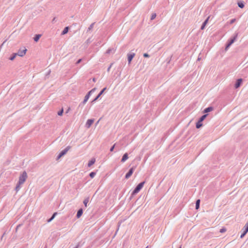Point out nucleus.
Wrapping results in <instances>:
<instances>
[{"instance_id":"nucleus-6","label":"nucleus","mask_w":248,"mask_h":248,"mask_svg":"<svg viewBox=\"0 0 248 248\" xmlns=\"http://www.w3.org/2000/svg\"><path fill=\"white\" fill-rule=\"evenodd\" d=\"M94 122L93 119H89L87 120L86 123V126L87 128H89L91 125L93 124Z\"/></svg>"},{"instance_id":"nucleus-3","label":"nucleus","mask_w":248,"mask_h":248,"mask_svg":"<svg viewBox=\"0 0 248 248\" xmlns=\"http://www.w3.org/2000/svg\"><path fill=\"white\" fill-rule=\"evenodd\" d=\"M71 147L68 146H67L64 150L62 151L59 154L58 156V158H61L62 156L64 155L70 149Z\"/></svg>"},{"instance_id":"nucleus-30","label":"nucleus","mask_w":248,"mask_h":248,"mask_svg":"<svg viewBox=\"0 0 248 248\" xmlns=\"http://www.w3.org/2000/svg\"><path fill=\"white\" fill-rule=\"evenodd\" d=\"M226 231V230L225 229L223 228V229H220V232H221V233H223V232H225Z\"/></svg>"},{"instance_id":"nucleus-26","label":"nucleus","mask_w":248,"mask_h":248,"mask_svg":"<svg viewBox=\"0 0 248 248\" xmlns=\"http://www.w3.org/2000/svg\"><path fill=\"white\" fill-rule=\"evenodd\" d=\"M95 175V173L94 172H92L91 173H90V176L91 178H93L94 177Z\"/></svg>"},{"instance_id":"nucleus-25","label":"nucleus","mask_w":248,"mask_h":248,"mask_svg":"<svg viewBox=\"0 0 248 248\" xmlns=\"http://www.w3.org/2000/svg\"><path fill=\"white\" fill-rule=\"evenodd\" d=\"M57 214L56 213H55L53 216H52V217L48 220V222H50L55 217V215Z\"/></svg>"},{"instance_id":"nucleus-2","label":"nucleus","mask_w":248,"mask_h":248,"mask_svg":"<svg viewBox=\"0 0 248 248\" xmlns=\"http://www.w3.org/2000/svg\"><path fill=\"white\" fill-rule=\"evenodd\" d=\"M145 182H143L140 183L137 187L135 188V189L134 190V191L132 192V195H135L137 193H138L140 189L143 187Z\"/></svg>"},{"instance_id":"nucleus-24","label":"nucleus","mask_w":248,"mask_h":248,"mask_svg":"<svg viewBox=\"0 0 248 248\" xmlns=\"http://www.w3.org/2000/svg\"><path fill=\"white\" fill-rule=\"evenodd\" d=\"M16 55H17V54L16 53H15L13 55V56L10 58V60H11V61L14 60L15 59V58H16Z\"/></svg>"},{"instance_id":"nucleus-10","label":"nucleus","mask_w":248,"mask_h":248,"mask_svg":"<svg viewBox=\"0 0 248 248\" xmlns=\"http://www.w3.org/2000/svg\"><path fill=\"white\" fill-rule=\"evenodd\" d=\"M128 158L127 153H125L122 158L121 161L122 162H125Z\"/></svg>"},{"instance_id":"nucleus-12","label":"nucleus","mask_w":248,"mask_h":248,"mask_svg":"<svg viewBox=\"0 0 248 248\" xmlns=\"http://www.w3.org/2000/svg\"><path fill=\"white\" fill-rule=\"evenodd\" d=\"M242 82V79L241 78L238 79L237 80V82L235 85V87L236 88H238L240 86V84H241Z\"/></svg>"},{"instance_id":"nucleus-35","label":"nucleus","mask_w":248,"mask_h":248,"mask_svg":"<svg viewBox=\"0 0 248 248\" xmlns=\"http://www.w3.org/2000/svg\"><path fill=\"white\" fill-rule=\"evenodd\" d=\"M99 120H98V121H97V124H98V123H99Z\"/></svg>"},{"instance_id":"nucleus-15","label":"nucleus","mask_w":248,"mask_h":248,"mask_svg":"<svg viewBox=\"0 0 248 248\" xmlns=\"http://www.w3.org/2000/svg\"><path fill=\"white\" fill-rule=\"evenodd\" d=\"M82 209H80L78 211V213H77V217L78 218H79L81 216V215L82 214Z\"/></svg>"},{"instance_id":"nucleus-18","label":"nucleus","mask_w":248,"mask_h":248,"mask_svg":"<svg viewBox=\"0 0 248 248\" xmlns=\"http://www.w3.org/2000/svg\"><path fill=\"white\" fill-rule=\"evenodd\" d=\"M40 37H41V35L40 34L36 35L34 37V40L35 42H37L39 40V39L40 38Z\"/></svg>"},{"instance_id":"nucleus-13","label":"nucleus","mask_w":248,"mask_h":248,"mask_svg":"<svg viewBox=\"0 0 248 248\" xmlns=\"http://www.w3.org/2000/svg\"><path fill=\"white\" fill-rule=\"evenodd\" d=\"M209 19V16L208 17V18L205 20V21L203 22L202 26L201 27V29L202 30H203L205 28V26L206 25L207 22H208V21Z\"/></svg>"},{"instance_id":"nucleus-7","label":"nucleus","mask_w":248,"mask_h":248,"mask_svg":"<svg viewBox=\"0 0 248 248\" xmlns=\"http://www.w3.org/2000/svg\"><path fill=\"white\" fill-rule=\"evenodd\" d=\"M134 171V169L132 168L130 169V170H129V171L125 175V178L128 179L129 178L132 174Z\"/></svg>"},{"instance_id":"nucleus-20","label":"nucleus","mask_w":248,"mask_h":248,"mask_svg":"<svg viewBox=\"0 0 248 248\" xmlns=\"http://www.w3.org/2000/svg\"><path fill=\"white\" fill-rule=\"evenodd\" d=\"M202 126V122H200V121H199L196 124V127L197 128H199L200 127H201V126Z\"/></svg>"},{"instance_id":"nucleus-9","label":"nucleus","mask_w":248,"mask_h":248,"mask_svg":"<svg viewBox=\"0 0 248 248\" xmlns=\"http://www.w3.org/2000/svg\"><path fill=\"white\" fill-rule=\"evenodd\" d=\"M106 90V88H104L99 93V94L96 96V97L93 101V102H94L96 101L98 98L101 96V95L104 93V92Z\"/></svg>"},{"instance_id":"nucleus-19","label":"nucleus","mask_w":248,"mask_h":248,"mask_svg":"<svg viewBox=\"0 0 248 248\" xmlns=\"http://www.w3.org/2000/svg\"><path fill=\"white\" fill-rule=\"evenodd\" d=\"M200 202V200H198L196 201V209H198L199 208Z\"/></svg>"},{"instance_id":"nucleus-34","label":"nucleus","mask_w":248,"mask_h":248,"mask_svg":"<svg viewBox=\"0 0 248 248\" xmlns=\"http://www.w3.org/2000/svg\"><path fill=\"white\" fill-rule=\"evenodd\" d=\"M80 61H81V60H78V63L79 62H80Z\"/></svg>"},{"instance_id":"nucleus-22","label":"nucleus","mask_w":248,"mask_h":248,"mask_svg":"<svg viewBox=\"0 0 248 248\" xmlns=\"http://www.w3.org/2000/svg\"><path fill=\"white\" fill-rule=\"evenodd\" d=\"M20 185H19V183H18V184L16 187V191H18L19 190V189L20 188Z\"/></svg>"},{"instance_id":"nucleus-36","label":"nucleus","mask_w":248,"mask_h":248,"mask_svg":"<svg viewBox=\"0 0 248 248\" xmlns=\"http://www.w3.org/2000/svg\"><path fill=\"white\" fill-rule=\"evenodd\" d=\"M179 248H181V247H180Z\"/></svg>"},{"instance_id":"nucleus-8","label":"nucleus","mask_w":248,"mask_h":248,"mask_svg":"<svg viewBox=\"0 0 248 248\" xmlns=\"http://www.w3.org/2000/svg\"><path fill=\"white\" fill-rule=\"evenodd\" d=\"M237 35H236L232 39L230 42L228 43V44L227 45L226 47V49H227L234 42V41L235 40V39H236L237 38Z\"/></svg>"},{"instance_id":"nucleus-29","label":"nucleus","mask_w":248,"mask_h":248,"mask_svg":"<svg viewBox=\"0 0 248 248\" xmlns=\"http://www.w3.org/2000/svg\"><path fill=\"white\" fill-rule=\"evenodd\" d=\"M62 113H63V109H62L60 111L58 112V114L59 116H61V115H62Z\"/></svg>"},{"instance_id":"nucleus-21","label":"nucleus","mask_w":248,"mask_h":248,"mask_svg":"<svg viewBox=\"0 0 248 248\" xmlns=\"http://www.w3.org/2000/svg\"><path fill=\"white\" fill-rule=\"evenodd\" d=\"M206 116H207V115H206V114H205V115H204L202 116L201 117V118L200 119V120H199V121H200V122H202V121H203L204 120V119L206 118Z\"/></svg>"},{"instance_id":"nucleus-23","label":"nucleus","mask_w":248,"mask_h":248,"mask_svg":"<svg viewBox=\"0 0 248 248\" xmlns=\"http://www.w3.org/2000/svg\"><path fill=\"white\" fill-rule=\"evenodd\" d=\"M238 6L241 8H243L244 7V5L242 2H238Z\"/></svg>"},{"instance_id":"nucleus-14","label":"nucleus","mask_w":248,"mask_h":248,"mask_svg":"<svg viewBox=\"0 0 248 248\" xmlns=\"http://www.w3.org/2000/svg\"><path fill=\"white\" fill-rule=\"evenodd\" d=\"M95 161V158L92 159L88 163V167H91L92 165H93Z\"/></svg>"},{"instance_id":"nucleus-11","label":"nucleus","mask_w":248,"mask_h":248,"mask_svg":"<svg viewBox=\"0 0 248 248\" xmlns=\"http://www.w3.org/2000/svg\"><path fill=\"white\" fill-rule=\"evenodd\" d=\"M134 56H135L134 53L130 54L128 55V61L129 63L131 62L132 59L134 58Z\"/></svg>"},{"instance_id":"nucleus-28","label":"nucleus","mask_w":248,"mask_h":248,"mask_svg":"<svg viewBox=\"0 0 248 248\" xmlns=\"http://www.w3.org/2000/svg\"><path fill=\"white\" fill-rule=\"evenodd\" d=\"M156 17V14H153L152 15V16H151V20H153L154 19H155Z\"/></svg>"},{"instance_id":"nucleus-16","label":"nucleus","mask_w":248,"mask_h":248,"mask_svg":"<svg viewBox=\"0 0 248 248\" xmlns=\"http://www.w3.org/2000/svg\"><path fill=\"white\" fill-rule=\"evenodd\" d=\"M213 110V108L212 107H208L207 108H206L204 110V112L205 113H206V112H210L211 111H212Z\"/></svg>"},{"instance_id":"nucleus-32","label":"nucleus","mask_w":248,"mask_h":248,"mask_svg":"<svg viewBox=\"0 0 248 248\" xmlns=\"http://www.w3.org/2000/svg\"><path fill=\"white\" fill-rule=\"evenodd\" d=\"M143 56L144 57H149V55L147 54V53H144L143 54Z\"/></svg>"},{"instance_id":"nucleus-4","label":"nucleus","mask_w":248,"mask_h":248,"mask_svg":"<svg viewBox=\"0 0 248 248\" xmlns=\"http://www.w3.org/2000/svg\"><path fill=\"white\" fill-rule=\"evenodd\" d=\"M94 90H95V89H92V90L91 91H90L88 93V94H87L85 96V98H84V100H83V103L84 104H85L87 102V101H88V99H89V97H90V94H91V93H92V92H93Z\"/></svg>"},{"instance_id":"nucleus-5","label":"nucleus","mask_w":248,"mask_h":248,"mask_svg":"<svg viewBox=\"0 0 248 248\" xmlns=\"http://www.w3.org/2000/svg\"><path fill=\"white\" fill-rule=\"evenodd\" d=\"M27 49L26 48L23 49V50H19L17 54V55H18L20 57H23L24 56L26 53Z\"/></svg>"},{"instance_id":"nucleus-1","label":"nucleus","mask_w":248,"mask_h":248,"mask_svg":"<svg viewBox=\"0 0 248 248\" xmlns=\"http://www.w3.org/2000/svg\"><path fill=\"white\" fill-rule=\"evenodd\" d=\"M27 178V174L26 172V171H24L19 176V181L18 183H19V185H22L26 181Z\"/></svg>"},{"instance_id":"nucleus-27","label":"nucleus","mask_w":248,"mask_h":248,"mask_svg":"<svg viewBox=\"0 0 248 248\" xmlns=\"http://www.w3.org/2000/svg\"><path fill=\"white\" fill-rule=\"evenodd\" d=\"M88 202H89L88 199H85L83 203H84V205H85V206H87V203Z\"/></svg>"},{"instance_id":"nucleus-17","label":"nucleus","mask_w":248,"mask_h":248,"mask_svg":"<svg viewBox=\"0 0 248 248\" xmlns=\"http://www.w3.org/2000/svg\"><path fill=\"white\" fill-rule=\"evenodd\" d=\"M68 30H69L68 27H65L64 29V30H63L62 34L63 35V34H65L67 33V32L68 31Z\"/></svg>"},{"instance_id":"nucleus-31","label":"nucleus","mask_w":248,"mask_h":248,"mask_svg":"<svg viewBox=\"0 0 248 248\" xmlns=\"http://www.w3.org/2000/svg\"><path fill=\"white\" fill-rule=\"evenodd\" d=\"M115 144H114V145L111 147V148H110V151L111 152H112V151H113L114 148V147H115Z\"/></svg>"},{"instance_id":"nucleus-33","label":"nucleus","mask_w":248,"mask_h":248,"mask_svg":"<svg viewBox=\"0 0 248 248\" xmlns=\"http://www.w3.org/2000/svg\"><path fill=\"white\" fill-rule=\"evenodd\" d=\"M235 21V19H232L231 20L230 23L232 24L233 22H234Z\"/></svg>"}]
</instances>
